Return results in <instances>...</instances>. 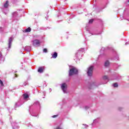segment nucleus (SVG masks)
Listing matches in <instances>:
<instances>
[{"label":"nucleus","instance_id":"obj_20","mask_svg":"<svg viewBox=\"0 0 129 129\" xmlns=\"http://www.w3.org/2000/svg\"><path fill=\"white\" fill-rule=\"evenodd\" d=\"M3 54L2 53L0 52V61H2L3 60Z\"/></svg>","mask_w":129,"mask_h":129},{"label":"nucleus","instance_id":"obj_34","mask_svg":"<svg viewBox=\"0 0 129 129\" xmlns=\"http://www.w3.org/2000/svg\"><path fill=\"white\" fill-rule=\"evenodd\" d=\"M85 125L86 126V128L88 127V125L85 124Z\"/></svg>","mask_w":129,"mask_h":129},{"label":"nucleus","instance_id":"obj_35","mask_svg":"<svg viewBox=\"0 0 129 129\" xmlns=\"http://www.w3.org/2000/svg\"><path fill=\"white\" fill-rule=\"evenodd\" d=\"M113 51H114V52L115 53V54H116V52H115V50H114V49H113Z\"/></svg>","mask_w":129,"mask_h":129},{"label":"nucleus","instance_id":"obj_18","mask_svg":"<svg viewBox=\"0 0 129 129\" xmlns=\"http://www.w3.org/2000/svg\"><path fill=\"white\" fill-rule=\"evenodd\" d=\"M13 18H17V17H18V13L17 12H14L13 14Z\"/></svg>","mask_w":129,"mask_h":129},{"label":"nucleus","instance_id":"obj_5","mask_svg":"<svg viewBox=\"0 0 129 129\" xmlns=\"http://www.w3.org/2000/svg\"><path fill=\"white\" fill-rule=\"evenodd\" d=\"M32 44L34 47H39L41 44V42L38 39H35L32 41Z\"/></svg>","mask_w":129,"mask_h":129},{"label":"nucleus","instance_id":"obj_26","mask_svg":"<svg viewBox=\"0 0 129 129\" xmlns=\"http://www.w3.org/2000/svg\"><path fill=\"white\" fill-rule=\"evenodd\" d=\"M85 108L86 110H87V109H89V107L88 106H86L85 107Z\"/></svg>","mask_w":129,"mask_h":129},{"label":"nucleus","instance_id":"obj_21","mask_svg":"<svg viewBox=\"0 0 129 129\" xmlns=\"http://www.w3.org/2000/svg\"><path fill=\"white\" fill-rule=\"evenodd\" d=\"M43 52V53H47L48 50L47 49V48H44Z\"/></svg>","mask_w":129,"mask_h":129},{"label":"nucleus","instance_id":"obj_29","mask_svg":"<svg viewBox=\"0 0 129 129\" xmlns=\"http://www.w3.org/2000/svg\"><path fill=\"white\" fill-rule=\"evenodd\" d=\"M27 84H28V82H25L23 85H24V86H26L27 85Z\"/></svg>","mask_w":129,"mask_h":129},{"label":"nucleus","instance_id":"obj_1","mask_svg":"<svg viewBox=\"0 0 129 129\" xmlns=\"http://www.w3.org/2000/svg\"><path fill=\"white\" fill-rule=\"evenodd\" d=\"M112 77H114V78H110V77H108L107 76H104L103 77V80H105V82L102 83V84H106L108 81H110V80L119 79V78L117 77V75H113L112 76Z\"/></svg>","mask_w":129,"mask_h":129},{"label":"nucleus","instance_id":"obj_3","mask_svg":"<svg viewBox=\"0 0 129 129\" xmlns=\"http://www.w3.org/2000/svg\"><path fill=\"white\" fill-rule=\"evenodd\" d=\"M84 48H81L79 49L78 52L76 53V56L77 59H79L80 57H82V54L84 53Z\"/></svg>","mask_w":129,"mask_h":129},{"label":"nucleus","instance_id":"obj_28","mask_svg":"<svg viewBox=\"0 0 129 129\" xmlns=\"http://www.w3.org/2000/svg\"><path fill=\"white\" fill-rule=\"evenodd\" d=\"M118 110H119V111H121V109H122V108L119 107L118 108Z\"/></svg>","mask_w":129,"mask_h":129},{"label":"nucleus","instance_id":"obj_27","mask_svg":"<svg viewBox=\"0 0 129 129\" xmlns=\"http://www.w3.org/2000/svg\"><path fill=\"white\" fill-rule=\"evenodd\" d=\"M16 127H17V128H19V126H14L13 127V129H16Z\"/></svg>","mask_w":129,"mask_h":129},{"label":"nucleus","instance_id":"obj_11","mask_svg":"<svg viewBox=\"0 0 129 129\" xmlns=\"http://www.w3.org/2000/svg\"><path fill=\"white\" fill-rule=\"evenodd\" d=\"M21 105H22V104H21V102H17L15 104V109H16V108H17V107H20V106H21Z\"/></svg>","mask_w":129,"mask_h":129},{"label":"nucleus","instance_id":"obj_33","mask_svg":"<svg viewBox=\"0 0 129 129\" xmlns=\"http://www.w3.org/2000/svg\"><path fill=\"white\" fill-rule=\"evenodd\" d=\"M104 50L105 49L103 47L101 49V51H104Z\"/></svg>","mask_w":129,"mask_h":129},{"label":"nucleus","instance_id":"obj_15","mask_svg":"<svg viewBox=\"0 0 129 129\" xmlns=\"http://www.w3.org/2000/svg\"><path fill=\"white\" fill-rule=\"evenodd\" d=\"M24 99H28V98L29 97V95L28 94H24L23 95Z\"/></svg>","mask_w":129,"mask_h":129},{"label":"nucleus","instance_id":"obj_23","mask_svg":"<svg viewBox=\"0 0 129 129\" xmlns=\"http://www.w3.org/2000/svg\"><path fill=\"white\" fill-rule=\"evenodd\" d=\"M4 30H5V28L2 27H0V32H4Z\"/></svg>","mask_w":129,"mask_h":129},{"label":"nucleus","instance_id":"obj_37","mask_svg":"<svg viewBox=\"0 0 129 129\" xmlns=\"http://www.w3.org/2000/svg\"><path fill=\"white\" fill-rule=\"evenodd\" d=\"M127 44H128V42H126V43H125V45H127Z\"/></svg>","mask_w":129,"mask_h":129},{"label":"nucleus","instance_id":"obj_30","mask_svg":"<svg viewBox=\"0 0 129 129\" xmlns=\"http://www.w3.org/2000/svg\"><path fill=\"white\" fill-rule=\"evenodd\" d=\"M57 116H58V115H54L52 116V117L55 118V117H57Z\"/></svg>","mask_w":129,"mask_h":129},{"label":"nucleus","instance_id":"obj_4","mask_svg":"<svg viewBox=\"0 0 129 129\" xmlns=\"http://www.w3.org/2000/svg\"><path fill=\"white\" fill-rule=\"evenodd\" d=\"M94 68V67L93 66H90L88 68V71L87 72V73L88 74V76H89L90 77L92 76V74L93 73V69Z\"/></svg>","mask_w":129,"mask_h":129},{"label":"nucleus","instance_id":"obj_7","mask_svg":"<svg viewBox=\"0 0 129 129\" xmlns=\"http://www.w3.org/2000/svg\"><path fill=\"white\" fill-rule=\"evenodd\" d=\"M14 40V37H11L8 40V48L9 49L11 48V47L12 46V42H13Z\"/></svg>","mask_w":129,"mask_h":129},{"label":"nucleus","instance_id":"obj_25","mask_svg":"<svg viewBox=\"0 0 129 129\" xmlns=\"http://www.w3.org/2000/svg\"><path fill=\"white\" fill-rule=\"evenodd\" d=\"M0 84H1V86H4V82L1 80H0Z\"/></svg>","mask_w":129,"mask_h":129},{"label":"nucleus","instance_id":"obj_36","mask_svg":"<svg viewBox=\"0 0 129 129\" xmlns=\"http://www.w3.org/2000/svg\"><path fill=\"white\" fill-rule=\"evenodd\" d=\"M30 125H31V123H30L28 124V126H30Z\"/></svg>","mask_w":129,"mask_h":129},{"label":"nucleus","instance_id":"obj_32","mask_svg":"<svg viewBox=\"0 0 129 129\" xmlns=\"http://www.w3.org/2000/svg\"><path fill=\"white\" fill-rule=\"evenodd\" d=\"M96 121H97V120H96V119L94 120L92 124H93V123H94V122H96Z\"/></svg>","mask_w":129,"mask_h":129},{"label":"nucleus","instance_id":"obj_19","mask_svg":"<svg viewBox=\"0 0 129 129\" xmlns=\"http://www.w3.org/2000/svg\"><path fill=\"white\" fill-rule=\"evenodd\" d=\"M112 86L115 88L118 87V84H117V83H115L112 84Z\"/></svg>","mask_w":129,"mask_h":129},{"label":"nucleus","instance_id":"obj_14","mask_svg":"<svg viewBox=\"0 0 129 129\" xmlns=\"http://www.w3.org/2000/svg\"><path fill=\"white\" fill-rule=\"evenodd\" d=\"M105 67H108L109 66V61L106 60L104 63Z\"/></svg>","mask_w":129,"mask_h":129},{"label":"nucleus","instance_id":"obj_13","mask_svg":"<svg viewBox=\"0 0 129 129\" xmlns=\"http://www.w3.org/2000/svg\"><path fill=\"white\" fill-rule=\"evenodd\" d=\"M24 50H25V51H27V52H30V51H31V46H27L25 47Z\"/></svg>","mask_w":129,"mask_h":129},{"label":"nucleus","instance_id":"obj_38","mask_svg":"<svg viewBox=\"0 0 129 129\" xmlns=\"http://www.w3.org/2000/svg\"><path fill=\"white\" fill-rule=\"evenodd\" d=\"M15 76H16V77H17V75H16V74H15Z\"/></svg>","mask_w":129,"mask_h":129},{"label":"nucleus","instance_id":"obj_31","mask_svg":"<svg viewBox=\"0 0 129 129\" xmlns=\"http://www.w3.org/2000/svg\"><path fill=\"white\" fill-rule=\"evenodd\" d=\"M31 114L32 116H38V115H35L34 114Z\"/></svg>","mask_w":129,"mask_h":129},{"label":"nucleus","instance_id":"obj_6","mask_svg":"<svg viewBox=\"0 0 129 129\" xmlns=\"http://www.w3.org/2000/svg\"><path fill=\"white\" fill-rule=\"evenodd\" d=\"M61 88L63 93H67V84L66 83L62 84L61 85Z\"/></svg>","mask_w":129,"mask_h":129},{"label":"nucleus","instance_id":"obj_10","mask_svg":"<svg viewBox=\"0 0 129 129\" xmlns=\"http://www.w3.org/2000/svg\"><path fill=\"white\" fill-rule=\"evenodd\" d=\"M57 56H58V53L56 52H54L52 54V58H53V59H56Z\"/></svg>","mask_w":129,"mask_h":129},{"label":"nucleus","instance_id":"obj_16","mask_svg":"<svg viewBox=\"0 0 129 129\" xmlns=\"http://www.w3.org/2000/svg\"><path fill=\"white\" fill-rule=\"evenodd\" d=\"M33 105L36 106H39L40 107V103L39 101H36L34 104Z\"/></svg>","mask_w":129,"mask_h":129},{"label":"nucleus","instance_id":"obj_22","mask_svg":"<svg viewBox=\"0 0 129 129\" xmlns=\"http://www.w3.org/2000/svg\"><path fill=\"white\" fill-rule=\"evenodd\" d=\"M93 21H94L93 19L90 20L89 21V24H92V23H93Z\"/></svg>","mask_w":129,"mask_h":129},{"label":"nucleus","instance_id":"obj_41","mask_svg":"<svg viewBox=\"0 0 129 129\" xmlns=\"http://www.w3.org/2000/svg\"><path fill=\"white\" fill-rule=\"evenodd\" d=\"M17 73V71L16 72H15V73Z\"/></svg>","mask_w":129,"mask_h":129},{"label":"nucleus","instance_id":"obj_24","mask_svg":"<svg viewBox=\"0 0 129 129\" xmlns=\"http://www.w3.org/2000/svg\"><path fill=\"white\" fill-rule=\"evenodd\" d=\"M118 59H119V57H118V55H116L114 58V60H118Z\"/></svg>","mask_w":129,"mask_h":129},{"label":"nucleus","instance_id":"obj_12","mask_svg":"<svg viewBox=\"0 0 129 129\" xmlns=\"http://www.w3.org/2000/svg\"><path fill=\"white\" fill-rule=\"evenodd\" d=\"M9 6H10V4H9V1H7L4 5V7L5 9H7V8H9Z\"/></svg>","mask_w":129,"mask_h":129},{"label":"nucleus","instance_id":"obj_40","mask_svg":"<svg viewBox=\"0 0 129 129\" xmlns=\"http://www.w3.org/2000/svg\"><path fill=\"white\" fill-rule=\"evenodd\" d=\"M15 2H17V1H18V0H14Z\"/></svg>","mask_w":129,"mask_h":129},{"label":"nucleus","instance_id":"obj_17","mask_svg":"<svg viewBox=\"0 0 129 129\" xmlns=\"http://www.w3.org/2000/svg\"><path fill=\"white\" fill-rule=\"evenodd\" d=\"M31 28L28 27L27 29H25V33H29V32H31Z\"/></svg>","mask_w":129,"mask_h":129},{"label":"nucleus","instance_id":"obj_8","mask_svg":"<svg viewBox=\"0 0 129 129\" xmlns=\"http://www.w3.org/2000/svg\"><path fill=\"white\" fill-rule=\"evenodd\" d=\"M44 70H45V67H40L38 69V72H39V73H43Z\"/></svg>","mask_w":129,"mask_h":129},{"label":"nucleus","instance_id":"obj_39","mask_svg":"<svg viewBox=\"0 0 129 129\" xmlns=\"http://www.w3.org/2000/svg\"><path fill=\"white\" fill-rule=\"evenodd\" d=\"M127 3H129V0H127Z\"/></svg>","mask_w":129,"mask_h":129},{"label":"nucleus","instance_id":"obj_2","mask_svg":"<svg viewBox=\"0 0 129 129\" xmlns=\"http://www.w3.org/2000/svg\"><path fill=\"white\" fill-rule=\"evenodd\" d=\"M78 74V70L76 68H73L71 69L69 72V76H73V75H76Z\"/></svg>","mask_w":129,"mask_h":129},{"label":"nucleus","instance_id":"obj_9","mask_svg":"<svg viewBox=\"0 0 129 129\" xmlns=\"http://www.w3.org/2000/svg\"><path fill=\"white\" fill-rule=\"evenodd\" d=\"M95 85H96L95 83H92V84H90L88 86L89 89H92L93 88H94Z\"/></svg>","mask_w":129,"mask_h":129}]
</instances>
